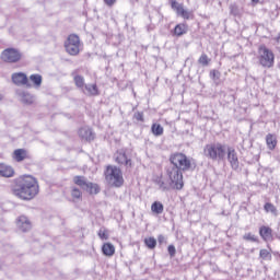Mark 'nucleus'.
I'll list each match as a JSON object with an SVG mask.
<instances>
[{
    "label": "nucleus",
    "instance_id": "1",
    "mask_svg": "<svg viewBox=\"0 0 280 280\" xmlns=\"http://www.w3.org/2000/svg\"><path fill=\"white\" fill-rule=\"evenodd\" d=\"M40 191V186L38 185V179L32 175H21L14 178L11 183V192L19 200H24V202H30L38 196Z\"/></svg>",
    "mask_w": 280,
    "mask_h": 280
},
{
    "label": "nucleus",
    "instance_id": "2",
    "mask_svg": "<svg viewBox=\"0 0 280 280\" xmlns=\"http://www.w3.org/2000/svg\"><path fill=\"white\" fill-rule=\"evenodd\" d=\"M170 164L165 166L166 174L172 178L183 180L185 172H194L196 170V160L187 156L185 153L175 152L170 155Z\"/></svg>",
    "mask_w": 280,
    "mask_h": 280
},
{
    "label": "nucleus",
    "instance_id": "3",
    "mask_svg": "<svg viewBox=\"0 0 280 280\" xmlns=\"http://www.w3.org/2000/svg\"><path fill=\"white\" fill-rule=\"evenodd\" d=\"M168 182L163 179V176H156L153 183L159 187L160 191H171V189H176L180 191L185 187V182L179 180L176 177H172L170 174H166Z\"/></svg>",
    "mask_w": 280,
    "mask_h": 280
},
{
    "label": "nucleus",
    "instance_id": "4",
    "mask_svg": "<svg viewBox=\"0 0 280 280\" xmlns=\"http://www.w3.org/2000/svg\"><path fill=\"white\" fill-rule=\"evenodd\" d=\"M105 180L110 187L124 186V173L121 168L113 165H107L104 172Z\"/></svg>",
    "mask_w": 280,
    "mask_h": 280
},
{
    "label": "nucleus",
    "instance_id": "5",
    "mask_svg": "<svg viewBox=\"0 0 280 280\" xmlns=\"http://www.w3.org/2000/svg\"><path fill=\"white\" fill-rule=\"evenodd\" d=\"M203 154L212 161H224L226 156V147L220 142L207 144L203 149Z\"/></svg>",
    "mask_w": 280,
    "mask_h": 280
},
{
    "label": "nucleus",
    "instance_id": "6",
    "mask_svg": "<svg viewBox=\"0 0 280 280\" xmlns=\"http://www.w3.org/2000/svg\"><path fill=\"white\" fill-rule=\"evenodd\" d=\"M258 62L264 69H272L275 67V52L266 45L258 47Z\"/></svg>",
    "mask_w": 280,
    "mask_h": 280
},
{
    "label": "nucleus",
    "instance_id": "7",
    "mask_svg": "<svg viewBox=\"0 0 280 280\" xmlns=\"http://www.w3.org/2000/svg\"><path fill=\"white\" fill-rule=\"evenodd\" d=\"M65 48L69 56H78L80 54V36L70 34L65 42Z\"/></svg>",
    "mask_w": 280,
    "mask_h": 280
},
{
    "label": "nucleus",
    "instance_id": "8",
    "mask_svg": "<svg viewBox=\"0 0 280 280\" xmlns=\"http://www.w3.org/2000/svg\"><path fill=\"white\" fill-rule=\"evenodd\" d=\"M0 58L3 62L14 65L16 62H20L21 58H23V54H21V50L16 48H5L1 52Z\"/></svg>",
    "mask_w": 280,
    "mask_h": 280
},
{
    "label": "nucleus",
    "instance_id": "9",
    "mask_svg": "<svg viewBox=\"0 0 280 280\" xmlns=\"http://www.w3.org/2000/svg\"><path fill=\"white\" fill-rule=\"evenodd\" d=\"M226 154H228V162L230 163L231 168L234 172H240V170L242 168L240 167V158L237 156V151H235V148L228 147Z\"/></svg>",
    "mask_w": 280,
    "mask_h": 280
},
{
    "label": "nucleus",
    "instance_id": "10",
    "mask_svg": "<svg viewBox=\"0 0 280 280\" xmlns=\"http://www.w3.org/2000/svg\"><path fill=\"white\" fill-rule=\"evenodd\" d=\"M11 80L15 86H26V89H32V83H30V79H27V74L24 72H14L11 75Z\"/></svg>",
    "mask_w": 280,
    "mask_h": 280
},
{
    "label": "nucleus",
    "instance_id": "11",
    "mask_svg": "<svg viewBox=\"0 0 280 280\" xmlns=\"http://www.w3.org/2000/svg\"><path fill=\"white\" fill-rule=\"evenodd\" d=\"M115 161L118 165H125V167H132V160L126 154V150L121 149L116 152Z\"/></svg>",
    "mask_w": 280,
    "mask_h": 280
},
{
    "label": "nucleus",
    "instance_id": "12",
    "mask_svg": "<svg viewBox=\"0 0 280 280\" xmlns=\"http://www.w3.org/2000/svg\"><path fill=\"white\" fill-rule=\"evenodd\" d=\"M18 228L22 233H27V231L32 230V222L26 215H20L18 219Z\"/></svg>",
    "mask_w": 280,
    "mask_h": 280
},
{
    "label": "nucleus",
    "instance_id": "13",
    "mask_svg": "<svg viewBox=\"0 0 280 280\" xmlns=\"http://www.w3.org/2000/svg\"><path fill=\"white\" fill-rule=\"evenodd\" d=\"M16 95L20 97L22 104H25L26 106H32V104H34V95L30 94V92L18 90Z\"/></svg>",
    "mask_w": 280,
    "mask_h": 280
},
{
    "label": "nucleus",
    "instance_id": "14",
    "mask_svg": "<svg viewBox=\"0 0 280 280\" xmlns=\"http://www.w3.org/2000/svg\"><path fill=\"white\" fill-rule=\"evenodd\" d=\"M14 174V167L5 163H0V176L2 178H12Z\"/></svg>",
    "mask_w": 280,
    "mask_h": 280
},
{
    "label": "nucleus",
    "instance_id": "15",
    "mask_svg": "<svg viewBox=\"0 0 280 280\" xmlns=\"http://www.w3.org/2000/svg\"><path fill=\"white\" fill-rule=\"evenodd\" d=\"M259 235L264 242H272V228L262 225L259 228Z\"/></svg>",
    "mask_w": 280,
    "mask_h": 280
},
{
    "label": "nucleus",
    "instance_id": "16",
    "mask_svg": "<svg viewBox=\"0 0 280 280\" xmlns=\"http://www.w3.org/2000/svg\"><path fill=\"white\" fill-rule=\"evenodd\" d=\"M79 137L85 139V141H93L95 139V133H93V129L83 127L79 129Z\"/></svg>",
    "mask_w": 280,
    "mask_h": 280
},
{
    "label": "nucleus",
    "instance_id": "17",
    "mask_svg": "<svg viewBox=\"0 0 280 280\" xmlns=\"http://www.w3.org/2000/svg\"><path fill=\"white\" fill-rule=\"evenodd\" d=\"M73 183H74V185L80 187V189H82V191H86V187H89L90 182L86 179L85 176L77 175L73 177Z\"/></svg>",
    "mask_w": 280,
    "mask_h": 280
},
{
    "label": "nucleus",
    "instance_id": "18",
    "mask_svg": "<svg viewBox=\"0 0 280 280\" xmlns=\"http://www.w3.org/2000/svg\"><path fill=\"white\" fill-rule=\"evenodd\" d=\"M187 32H189V26L185 23H179L174 27L173 36L180 37L184 36V34H187Z\"/></svg>",
    "mask_w": 280,
    "mask_h": 280
},
{
    "label": "nucleus",
    "instance_id": "19",
    "mask_svg": "<svg viewBox=\"0 0 280 280\" xmlns=\"http://www.w3.org/2000/svg\"><path fill=\"white\" fill-rule=\"evenodd\" d=\"M13 159L16 163H21L27 159V150L25 149H16L13 152Z\"/></svg>",
    "mask_w": 280,
    "mask_h": 280
},
{
    "label": "nucleus",
    "instance_id": "20",
    "mask_svg": "<svg viewBox=\"0 0 280 280\" xmlns=\"http://www.w3.org/2000/svg\"><path fill=\"white\" fill-rule=\"evenodd\" d=\"M85 191L90 194V196H97L102 191V188L98 184H95L93 182H89L88 187L85 188Z\"/></svg>",
    "mask_w": 280,
    "mask_h": 280
},
{
    "label": "nucleus",
    "instance_id": "21",
    "mask_svg": "<svg viewBox=\"0 0 280 280\" xmlns=\"http://www.w3.org/2000/svg\"><path fill=\"white\" fill-rule=\"evenodd\" d=\"M102 253L105 257H113L115 255V245L112 243H104L102 246Z\"/></svg>",
    "mask_w": 280,
    "mask_h": 280
},
{
    "label": "nucleus",
    "instance_id": "22",
    "mask_svg": "<svg viewBox=\"0 0 280 280\" xmlns=\"http://www.w3.org/2000/svg\"><path fill=\"white\" fill-rule=\"evenodd\" d=\"M266 143H267L268 150H275V148H277V136L272 133H268L266 136Z\"/></svg>",
    "mask_w": 280,
    "mask_h": 280
},
{
    "label": "nucleus",
    "instance_id": "23",
    "mask_svg": "<svg viewBox=\"0 0 280 280\" xmlns=\"http://www.w3.org/2000/svg\"><path fill=\"white\" fill-rule=\"evenodd\" d=\"M165 207L163 206V203H161V201H154L151 206L152 213H156V215H161Z\"/></svg>",
    "mask_w": 280,
    "mask_h": 280
},
{
    "label": "nucleus",
    "instance_id": "24",
    "mask_svg": "<svg viewBox=\"0 0 280 280\" xmlns=\"http://www.w3.org/2000/svg\"><path fill=\"white\" fill-rule=\"evenodd\" d=\"M264 210L266 213H272V215H279V211L277 210V207L272 205L271 202H266L264 205Z\"/></svg>",
    "mask_w": 280,
    "mask_h": 280
},
{
    "label": "nucleus",
    "instance_id": "25",
    "mask_svg": "<svg viewBox=\"0 0 280 280\" xmlns=\"http://www.w3.org/2000/svg\"><path fill=\"white\" fill-rule=\"evenodd\" d=\"M151 132L154 137H161L164 132L163 126L161 124H153L151 126Z\"/></svg>",
    "mask_w": 280,
    "mask_h": 280
},
{
    "label": "nucleus",
    "instance_id": "26",
    "mask_svg": "<svg viewBox=\"0 0 280 280\" xmlns=\"http://www.w3.org/2000/svg\"><path fill=\"white\" fill-rule=\"evenodd\" d=\"M144 245L150 250H154V248H156V238H154L153 236L144 238Z\"/></svg>",
    "mask_w": 280,
    "mask_h": 280
},
{
    "label": "nucleus",
    "instance_id": "27",
    "mask_svg": "<svg viewBox=\"0 0 280 280\" xmlns=\"http://www.w3.org/2000/svg\"><path fill=\"white\" fill-rule=\"evenodd\" d=\"M177 15L182 16V19H185V21L194 20V11H187L184 8Z\"/></svg>",
    "mask_w": 280,
    "mask_h": 280
},
{
    "label": "nucleus",
    "instance_id": "28",
    "mask_svg": "<svg viewBox=\"0 0 280 280\" xmlns=\"http://www.w3.org/2000/svg\"><path fill=\"white\" fill-rule=\"evenodd\" d=\"M30 80L35 86H40V84H43V77L40 74H31Z\"/></svg>",
    "mask_w": 280,
    "mask_h": 280
},
{
    "label": "nucleus",
    "instance_id": "29",
    "mask_svg": "<svg viewBox=\"0 0 280 280\" xmlns=\"http://www.w3.org/2000/svg\"><path fill=\"white\" fill-rule=\"evenodd\" d=\"M209 62H211V59H209V56H207V54H202L198 59V63L202 67H209Z\"/></svg>",
    "mask_w": 280,
    "mask_h": 280
},
{
    "label": "nucleus",
    "instance_id": "30",
    "mask_svg": "<svg viewBox=\"0 0 280 280\" xmlns=\"http://www.w3.org/2000/svg\"><path fill=\"white\" fill-rule=\"evenodd\" d=\"M88 93L90 95H100V91L97 90V84L85 85Z\"/></svg>",
    "mask_w": 280,
    "mask_h": 280
},
{
    "label": "nucleus",
    "instance_id": "31",
    "mask_svg": "<svg viewBox=\"0 0 280 280\" xmlns=\"http://www.w3.org/2000/svg\"><path fill=\"white\" fill-rule=\"evenodd\" d=\"M74 84L78 89H84V77L78 74L74 77Z\"/></svg>",
    "mask_w": 280,
    "mask_h": 280
},
{
    "label": "nucleus",
    "instance_id": "32",
    "mask_svg": "<svg viewBox=\"0 0 280 280\" xmlns=\"http://www.w3.org/2000/svg\"><path fill=\"white\" fill-rule=\"evenodd\" d=\"M171 8H172V10H174L176 12V14H179V12L183 9V4L178 3V1H176V0H172Z\"/></svg>",
    "mask_w": 280,
    "mask_h": 280
},
{
    "label": "nucleus",
    "instance_id": "33",
    "mask_svg": "<svg viewBox=\"0 0 280 280\" xmlns=\"http://www.w3.org/2000/svg\"><path fill=\"white\" fill-rule=\"evenodd\" d=\"M222 73L219 70H211L210 71V78L211 80H213V82H215V84H218V80H220Z\"/></svg>",
    "mask_w": 280,
    "mask_h": 280
},
{
    "label": "nucleus",
    "instance_id": "34",
    "mask_svg": "<svg viewBox=\"0 0 280 280\" xmlns=\"http://www.w3.org/2000/svg\"><path fill=\"white\" fill-rule=\"evenodd\" d=\"M71 196H72V198L80 200L82 198V190H80V188H78V187H72Z\"/></svg>",
    "mask_w": 280,
    "mask_h": 280
},
{
    "label": "nucleus",
    "instance_id": "35",
    "mask_svg": "<svg viewBox=\"0 0 280 280\" xmlns=\"http://www.w3.org/2000/svg\"><path fill=\"white\" fill-rule=\"evenodd\" d=\"M230 14H232V16H240V14H241L240 7H237V4H231L230 5Z\"/></svg>",
    "mask_w": 280,
    "mask_h": 280
},
{
    "label": "nucleus",
    "instance_id": "36",
    "mask_svg": "<svg viewBox=\"0 0 280 280\" xmlns=\"http://www.w3.org/2000/svg\"><path fill=\"white\" fill-rule=\"evenodd\" d=\"M259 257L261 259H272V254H270V252H268V249H260Z\"/></svg>",
    "mask_w": 280,
    "mask_h": 280
},
{
    "label": "nucleus",
    "instance_id": "37",
    "mask_svg": "<svg viewBox=\"0 0 280 280\" xmlns=\"http://www.w3.org/2000/svg\"><path fill=\"white\" fill-rule=\"evenodd\" d=\"M243 240H245V242H258L257 236L252 233H246L243 235Z\"/></svg>",
    "mask_w": 280,
    "mask_h": 280
},
{
    "label": "nucleus",
    "instance_id": "38",
    "mask_svg": "<svg viewBox=\"0 0 280 280\" xmlns=\"http://www.w3.org/2000/svg\"><path fill=\"white\" fill-rule=\"evenodd\" d=\"M167 252L170 257H176V247L174 245H168Z\"/></svg>",
    "mask_w": 280,
    "mask_h": 280
},
{
    "label": "nucleus",
    "instance_id": "39",
    "mask_svg": "<svg viewBox=\"0 0 280 280\" xmlns=\"http://www.w3.org/2000/svg\"><path fill=\"white\" fill-rule=\"evenodd\" d=\"M135 119H137V121H145V119L143 118V112H137L133 115Z\"/></svg>",
    "mask_w": 280,
    "mask_h": 280
},
{
    "label": "nucleus",
    "instance_id": "40",
    "mask_svg": "<svg viewBox=\"0 0 280 280\" xmlns=\"http://www.w3.org/2000/svg\"><path fill=\"white\" fill-rule=\"evenodd\" d=\"M97 235L101 240H108V233H106V230H100Z\"/></svg>",
    "mask_w": 280,
    "mask_h": 280
},
{
    "label": "nucleus",
    "instance_id": "41",
    "mask_svg": "<svg viewBox=\"0 0 280 280\" xmlns=\"http://www.w3.org/2000/svg\"><path fill=\"white\" fill-rule=\"evenodd\" d=\"M158 242H159L160 245L161 244H167V240L165 238V236L163 234H160L158 236Z\"/></svg>",
    "mask_w": 280,
    "mask_h": 280
},
{
    "label": "nucleus",
    "instance_id": "42",
    "mask_svg": "<svg viewBox=\"0 0 280 280\" xmlns=\"http://www.w3.org/2000/svg\"><path fill=\"white\" fill-rule=\"evenodd\" d=\"M106 5L113 8L114 3H117V0H103Z\"/></svg>",
    "mask_w": 280,
    "mask_h": 280
},
{
    "label": "nucleus",
    "instance_id": "43",
    "mask_svg": "<svg viewBox=\"0 0 280 280\" xmlns=\"http://www.w3.org/2000/svg\"><path fill=\"white\" fill-rule=\"evenodd\" d=\"M277 43H280V34L276 38Z\"/></svg>",
    "mask_w": 280,
    "mask_h": 280
},
{
    "label": "nucleus",
    "instance_id": "44",
    "mask_svg": "<svg viewBox=\"0 0 280 280\" xmlns=\"http://www.w3.org/2000/svg\"><path fill=\"white\" fill-rule=\"evenodd\" d=\"M0 102H3V94H0Z\"/></svg>",
    "mask_w": 280,
    "mask_h": 280
},
{
    "label": "nucleus",
    "instance_id": "45",
    "mask_svg": "<svg viewBox=\"0 0 280 280\" xmlns=\"http://www.w3.org/2000/svg\"><path fill=\"white\" fill-rule=\"evenodd\" d=\"M253 3H259V0H252Z\"/></svg>",
    "mask_w": 280,
    "mask_h": 280
},
{
    "label": "nucleus",
    "instance_id": "46",
    "mask_svg": "<svg viewBox=\"0 0 280 280\" xmlns=\"http://www.w3.org/2000/svg\"><path fill=\"white\" fill-rule=\"evenodd\" d=\"M189 60H191V58L188 57L185 62H189Z\"/></svg>",
    "mask_w": 280,
    "mask_h": 280
}]
</instances>
